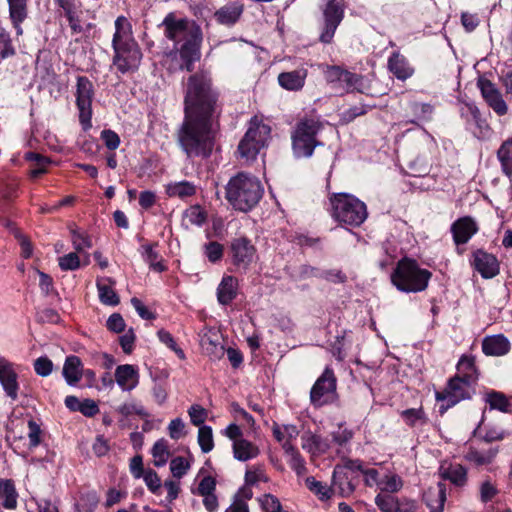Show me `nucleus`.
<instances>
[{
	"instance_id": "nucleus-1",
	"label": "nucleus",
	"mask_w": 512,
	"mask_h": 512,
	"mask_svg": "<svg viewBox=\"0 0 512 512\" xmlns=\"http://www.w3.org/2000/svg\"><path fill=\"white\" fill-rule=\"evenodd\" d=\"M184 103L185 119L178 142L188 157H208L213 148L211 117L215 111L216 94L207 75L196 73L189 77Z\"/></svg>"
},
{
	"instance_id": "nucleus-2",
	"label": "nucleus",
	"mask_w": 512,
	"mask_h": 512,
	"mask_svg": "<svg viewBox=\"0 0 512 512\" xmlns=\"http://www.w3.org/2000/svg\"><path fill=\"white\" fill-rule=\"evenodd\" d=\"M160 26L163 27L166 38L173 41L175 45L183 42L179 54L184 61L183 67L191 71L193 63L200 58L202 42L200 27L194 21L177 18L174 13L167 14Z\"/></svg>"
},
{
	"instance_id": "nucleus-3",
	"label": "nucleus",
	"mask_w": 512,
	"mask_h": 512,
	"mask_svg": "<svg viewBox=\"0 0 512 512\" xmlns=\"http://www.w3.org/2000/svg\"><path fill=\"white\" fill-rule=\"evenodd\" d=\"M112 48L114 51L113 65L121 73L138 68L142 59V53L133 37L131 23L124 16H119L115 20Z\"/></svg>"
},
{
	"instance_id": "nucleus-4",
	"label": "nucleus",
	"mask_w": 512,
	"mask_h": 512,
	"mask_svg": "<svg viewBox=\"0 0 512 512\" xmlns=\"http://www.w3.org/2000/svg\"><path fill=\"white\" fill-rule=\"evenodd\" d=\"M263 191L258 178L240 172L227 183L226 199L236 210L247 212L258 204Z\"/></svg>"
},
{
	"instance_id": "nucleus-5",
	"label": "nucleus",
	"mask_w": 512,
	"mask_h": 512,
	"mask_svg": "<svg viewBox=\"0 0 512 512\" xmlns=\"http://www.w3.org/2000/svg\"><path fill=\"white\" fill-rule=\"evenodd\" d=\"M431 272L420 268L415 260H400L391 275L392 283L403 292H421L428 286Z\"/></svg>"
},
{
	"instance_id": "nucleus-6",
	"label": "nucleus",
	"mask_w": 512,
	"mask_h": 512,
	"mask_svg": "<svg viewBox=\"0 0 512 512\" xmlns=\"http://www.w3.org/2000/svg\"><path fill=\"white\" fill-rule=\"evenodd\" d=\"M332 216L340 223L360 226L367 218L366 204L348 193H336L330 197Z\"/></svg>"
},
{
	"instance_id": "nucleus-7",
	"label": "nucleus",
	"mask_w": 512,
	"mask_h": 512,
	"mask_svg": "<svg viewBox=\"0 0 512 512\" xmlns=\"http://www.w3.org/2000/svg\"><path fill=\"white\" fill-rule=\"evenodd\" d=\"M270 127L264 124L257 117L250 120L249 127L238 145V152L241 158L252 161L267 144L270 137Z\"/></svg>"
},
{
	"instance_id": "nucleus-8",
	"label": "nucleus",
	"mask_w": 512,
	"mask_h": 512,
	"mask_svg": "<svg viewBox=\"0 0 512 512\" xmlns=\"http://www.w3.org/2000/svg\"><path fill=\"white\" fill-rule=\"evenodd\" d=\"M321 129V123L315 119H302L296 125L292 134V148L296 157H310L316 146L321 143L316 135Z\"/></svg>"
},
{
	"instance_id": "nucleus-9",
	"label": "nucleus",
	"mask_w": 512,
	"mask_h": 512,
	"mask_svg": "<svg viewBox=\"0 0 512 512\" xmlns=\"http://www.w3.org/2000/svg\"><path fill=\"white\" fill-rule=\"evenodd\" d=\"M337 380L331 368H326L316 380L310 391L311 403L321 407L332 403L337 398Z\"/></svg>"
},
{
	"instance_id": "nucleus-10",
	"label": "nucleus",
	"mask_w": 512,
	"mask_h": 512,
	"mask_svg": "<svg viewBox=\"0 0 512 512\" xmlns=\"http://www.w3.org/2000/svg\"><path fill=\"white\" fill-rule=\"evenodd\" d=\"M322 7L324 26L320 35L322 43H330L334 37L335 31L344 18L345 3L344 0H324Z\"/></svg>"
},
{
	"instance_id": "nucleus-11",
	"label": "nucleus",
	"mask_w": 512,
	"mask_h": 512,
	"mask_svg": "<svg viewBox=\"0 0 512 512\" xmlns=\"http://www.w3.org/2000/svg\"><path fill=\"white\" fill-rule=\"evenodd\" d=\"M93 84L84 76L77 78L76 105L79 110V120L84 128L91 127Z\"/></svg>"
},
{
	"instance_id": "nucleus-12",
	"label": "nucleus",
	"mask_w": 512,
	"mask_h": 512,
	"mask_svg": "<svg viewBox=\"0 0 512 512\" xmlns=\"http://www.w3.org/2000/svg\"><path fill=\"white\" fill-rule=\"evenodd\" d=\"M481 95L486 104L498 115L504 116L508 112V105L503 99L501 91L488 79L480 78L477 82Z\"/></svg>"
},
{
	"instance_id": "nucleus-13",
	"label": "nucleus",
	"mask_w": 512,
	"mask_h": 512,
	"mask_svg": "<svg viewBox=\"0 0 512 512\" xmlns=\"http://www.w3.org/2000/svg\"><path fill=\"white\" fill-rule=\"evenodd\" d=\"M256 248L246 237L235 238L230 244L232 263L238 268L247 269L253 262Z\"/></svg>"
},
{
	"instance_id": "nucleus-14",
	"label": "nucleus",
	"mask_w": 512,
	"mask_h": 512,
	"mask_svg": "<svg viewBox=\"0 0 512 512\" xmlns=\"http://www.w3.org/2000/svg\"><path fill=\"white\" fill-rule=\"evenodd\" d=\"M472 382L470 374H468L467 377L456 376L449 381L445 394L443 396L438 394L437 398L448 399V401L454 405L460 400L469 397L470 384Z\"/></svg>"
},
{
	"instance_id": "nucleus-15",
	"label": "nucleus",
	"mask_w": 512,
	"mask_h": 512,
	"mask_svg": "<svg viewBox=\"0 0 512 512\" xmlns=\"http://www.w3.org/2000/svg\"><path fill=\"white\" fill-rule=\"evenodd\" d=\"M18 375L13 368V364L4 357H0V383L6 395L12 400L18 397Z\"/></svg>"
},
{
	"instance_id": "nucleus-16",
	"label": "nucleus",
	"mask_w": 512,
	"mask_h": 512,
	"mask_svg": "<svg viewBox=\"0 0 512 512\" xmlns=\"http://www.w3.org/2000/svg\"><path fill=\"white\" fill-rule=\"evenodd\" d=\"M472 265L485 279L493 278L499 273L497 258L483 250L474 252Z\"/></svg>"
},
{
	"instance_id": "nucleus-17",
	"label": "nucleus",
	"mask_w": 512,
	"mask_h": 512,
	"mask_svg": "<svg viewBox=\"0 0 512 512\" xmlns=\"http://www.w3.org/2000/svg\"><path fill=\"white\" fill-rule=\"evenodd\" d=\"M451 231L454 242L460 245L467 243L477 233L478 227L471 217L466 216L456 220L451 226Z\"/></svg>"
},
{
	"instance_id": "nucleus-18",
	"label": "nucleus",
	"mask_w": 512,
	"mask_h": 512,
	"mask_svg": "<svg viewBox=\"0 0 512 512\" xmlns=\"http://www.w3.org/2000/svg\"><path fill=\"white\" fill-rule=\"evenodd\" d=\"M115 381L123 391H131L138 385V370L130 364L119 365L115 369Z\"/></svg>"
},
{
	"instance_id": "nucleus-19",
	"label": "nucleus",
	"mask_w": 512,
	"mask_h": 512,
	"mask_svg": "<svg viewBox=\"0 0 512 512\" xmlns=\"http://www.w3.org/2000/svg\"><path fill=\"white\" fill-rule=\"evenodd\" d=\"M308 71L299 68L289 72H282L278 75L279 85L288 91H299L304 87Z\"/></svg>"
},
{
	"instance_id": "nucleus-20",
	"label": "nucleus",
	"mask_w": 512,
	"mask_h": 512,
	"mask_svg": "<svg viewBox=\"0 0 512 512\" xmlns=\"http://www.w3.org/2000/svg\"><path fill=\"white\" fill-rule=\"evenodd\" d=\"M389 71L399 80L405 81L414 74V68L399 52H394L388 59Z\"/></svg>"
},
{
	"instance_id": "nucleus-21",
	"label": "nucleus",
	"mask_w": 512,
	"mask_h": 512,
	"mask_svg": "<svg viewBox=\"0 0 512 512\" xmlns=\"http://www.w3.org/2000/svg\"><path fill=\"white\" fill-rule=\"evenodd\" d=\"M355 490V484L345 468L336 467L332 476V494L338 493L342 497L350 496Z\"/></svg>"
},
{
	"instance_id": "nucleus-22",
	"label": "nucleus",
	"mask_w": 512,
	"mask_h": 512,
	"mask_svg": "<svg viewBox=\"0 0 512 512\" xmlns=\"http://www.w3.org/2000/svg\"><path fill=\"white\" fill-rule=\"evenodd\" d=\"M62 374L69 386H75L83 375V364L80 358L75 355L68 356L64 362Z\"/></svg>"
},
{
	"instance_id": "nucleus-23",
	"label": "nucleus",
	"mask_w": 512,
	"mask_h": 512,
	"mask_svg": "<svg viewBox=\"0 0 512 512\" xmlns=\"http://www.w3.org/2000/svg\"><path fill=\"white\" fill-rule=\"evenodd\" d=\"M238 280L234 276L226 275L217 288V299L222 305L230 304L237 296Z\"/></svg>"
},
{
	"instance_id": "nucleus-24",
	"label": "nucleus",
	"mask_w": 512,
	"mask_h": 512,
	"mask_svg": "<svg viewBox=\"0 0 512 512\" xmlns=\"http://www.w3.org/2000/svg\"><path fill=\"white\" fill-rule=\"evenodd\" d=\"M482 350L486 355L503 356L510 350V342L503 335L486 337L482 343Z\"/></svg>"
},
{
	"instance_id": "nucleus-25",
	"label": "nucleus",
	"mask_w": 512,
	"mask_h": 512,
	"mask_svg": "<svg viewBox=\"0 0 512 512\" xmlns=\"http://www.w3.org/2000/svg\"><path fill=\"white\" fill-rule=\"evenodd\" d=\"M243 12V6L238 2H232L218 9L214 17L221 25L232 26L240 18Z\"/></svg>"
},
{
	"instance_id": "nucleus-26",
	"label": "nucleus",
	"mask_w": 512,
	"mask_h": 512,
	"mask_svg": "<svg viewBox=\"0 0 512 512\" xmlns=\"http://www.w3.org/2000/svg\"><path fill=\"white\" fill-rule=\"evenodd\" d=\"M114 284L115 281L108 277L97 280L96 286L101 303L109 306H116L119 304V296L112 287Z\"/></svg>"
},
{
	"instance_id": "nucleus-27",
	"label": "nucleus",
	"mask_w": 512,
	"mask_h": 512,
	"mask_svg": "<svg viewBox=\"0 0 512 512\" xmlns=\"http://www.w3.org/2000/svg\"><path fill=\"white\" fill-rule=\"evenodd\" d=\"M442 478L449 480L457 486H463L467 480V471L460 464H442L440 466Z\"/></svg>"
},
{
	"instance_id": "nucleus-28",
	"label": "nucleus",
	"mask_w": 512,
	"mask_h": 512,
	"mask_svg": "<svg viewBox=\"0 0 512 512\" xmlns=\"http://www.w3.org/2000/svg\"><path fill=\"white\" fill-rule=\"evenodd\" d=\"M283 450L291 469L294 470L298 476L306 474V463L299 451L291 443H285Z\"/></svg>"
},
{
	"instance_id": "nucleus-29",
	"label": "nucleus",
	"mask_w": 512,
	"mask_h": 512,
	"mask_svg": "<svg viewBox=\"0 0 512 512\" xmlns=\"http://www.w3.org/2000/svg\"><path fill=\"white\" fill-rule=\"evenodd\" d=\"M233 454L238 461H248L259 455V449L256 445L246 439H240L233 442Z\"/></svg>"
},
{
	"instance_id": "nucleus-30",
	"label": "nucleus",
	"mask_w": 512,
	"mask_h": 512,
	"mask_svg": "<svg viewBox=\"0 0 512 512\" xmlns=\"http://www.w3.org/2000/svg\"><path fill=\"white\" fill-rule=\"evenodd\" d=\"M337 88H341L347 92L358 91L363 93L367 87L363 76L344 70Z\"/></svg>"
},
{
	"instance_id": "nucleus-31",
	"label": "nucleus",
	"mask_w": 512,
	"mask_h": 512,
	"mask_svg": "<svg viewBox=\"0 0 512 512\" xmlns=\"http://www.w3.org/2000/svg\"><path fill=\"white\" fill-rule=\"evenodd\" d=\"M17 497L14 483L9 479H0V503L7 509H14L17 506Z\"/></svg>"
},
{
	"instance_id": "nucleus-32",
	"label": "nucleus",
	"mask_w": 512,
	"mask_h": 512,
	"mask_svg": "<svg viewBox=\"0 0 512 512\" xmlns=\"http://www.w3.org/2000/svg\"><path fill=\"white\" fill-rule=\"evenodd\" d=\"M301 440L302 448L312 455L325 453L329 448V445L325 440L312 433L303 434Z\"/></svg>"
},
{
	"instance_id": "nucleus-33",
	"label": "nucleus",
	"mask_w": 512,
	"mask_h": 512,
	"mask_svg": "<svg viewBox=\"0 0 512 512\" xmlns=\"http://www.w3.org/2000/svg\"><path fill=\"white\" fill-rule=\"evenodd\" d=\"M498 453V449L496 448H490L486 451H478L475 448L470 447L466 454L464 455V458L469 461L473 462L476 465H486L490 464L495 456Z\"/></svg>"
},
{
	"instance_id": "nucleus-34",
	"label": "nucleus",
	"mask_w": 512,
	"mask_h": 512,
	"mask_svg": "<svg viewBox=\"0 0 512 512\" xmlns=\"http://www.w3.org/2000/svg\"><path fill=\"white\" fill-rule=\"evenodd\" d=\"M166 193L170 197H178L184 199L196 193V186L189 181L173 182L166 186Z\"/></svg>"
},
{
	"instance_id": "nucleus-35",
	"label": "nucleus",
	"mask_w": 512,
	"mask_h": 512,
	"mask_svg": "<svg viewBox=\"0 0 512 512\" xmlns=\"http://www.w3.org/2000/svg\"><path fill=\"white\" fill-rule=\"evenodd\" d=\"M272 432L278 442L282 444L291 443L293 439H296L299 435L298 428L293 424L279 425L274 423L272 426Z\"/></svg>"
},
{
	"instance_id": "nucleus-36",
	"label": "nucleus",
	"mask_w": 512,
	"mask_h": 512,
	"mask_svg": "<svg viewBox=\"0 0 512 512\" xmlns=\"http://www.w3.org/2000/svg\"><path fill=\"white\" fill-rule=\"evenodd\" d=\"M70 233H71V242H72L73 248L75 249V252L82 253L86 249H89L92 247V240L86 232L80 231L76 227L72 226V227H70Z\"/></svg>"
},
{
	"instance_id": "nucleus-37",
	"label": "nucleus",
	"mask_w": 512,
	"mask_h": 512,
	"mask_svg": "<svg viewBox=\"0 0 512 512\" xmlns=\"http://www.w3.org/2000/svg\"><path fill=\"white\" fill-rule=\"evenodd\" d=\"M461 116L466 118L468 122L472 121L481 131L488 129L486 121L482 119L478 107L474 104H464L461 109Z\"/></svg>"
},
{
	"instance_id": "nucleus-38",
	"label": "nucleus",
	"mask_w": 512,
	"mask_h": 512,
	"mask_svg": "<svg viewBox=\"0 0 512 512\" xmlns=\"http://www.w3.org/2000/svg\"><path fill=\"white\" fill-rule=\"evenodd\" d=\"M10 19L13 24L23 22L27 17V0H7Z\"/></svg>"
},
{
	"instance_id": "nucleus-39",
	"label": "nucleus",
	"mask_w": 512,
	"mask_h": 512,
	"mask_svg": "<svg viewBox=\"0 0 512 512\" xmlns=\"http://www.w3.org/2000/svg\"><path fill=\"white\" fill-rule=\"evenodd\" d=\"M151 452L154 458V465L156 467L164 466L170 456L168 444L165 439L156 441Z\"/></svg>"
},
{
	"instance_id": "nucleus-40",
	"label": "nucleus",
	"mask_w": 512,
	"mask_h": 512,
	"mask_svg": "<svg viewBox=\"0 0 512 512\" xmlns=\"http://www.w3.org/2000/svg\"><path fill=\"white\" fill-rule=\"evenodd\" d=\"M25 159L34 162V167L30 171L32 178H37L46 172V167L50 160L38 153L28 152L25 154Z\"/></svg>"
},
{
	"instance_id": "nucleus-41",
	"label": "nucleus",
	"mask_w": 512,
	"mask_h": 512,
	"mask_svg": "<svg viewBox=\"0 0 512 512\" xmlns=\"http://www.w3.org/2000/svg\"><path fill=\"white\" fill-rule=\"evenodd\" d=\"M375 504L382 512H399L398 500L391 494H378L375 497Z\"/></svg>"
},
{
	"instance_id": "nucleus-42",
	"label": "nucleus",
	"mask_w": 512,
	"mask_h": 512,
	"mask_svg": "<svg viewBox=\"0 0 512 512\" xmlns=\"http://www.w3.org/2000/svg\"><path fill=\"white\" fill-rule=\"evenodd\" d=\"M305 482L308 489L315 493L321 500H328L332 497V486L328 487L322 482L317 481L314 477H308Z\"/></svg>"
},
{
	"instance_id": "nucleus-43",
	"label": "nucleus",
	"mask_w": 512,
	"mask_h": 512,
	"mask_svg": "<svg viewBox=\"0 0 512 512\" xmlns=\"http://www.w3.org/2000/svg\"><path fill=\"white\" fill-rule=\"evenodd\" d=\"M198 443L203 453L210 452L214 447L212 428L203 425L198 430Z\"/></svg>"
},
{
	"instance_id": "nucleus-44",
	"label": "nucleus",
	"mask_w": 512,
	"mask_h": 512,
	"mask_svg": "<svg viewBox=\"0 0 512 512\" xmlns=\"http://www.w3.org/2000/svg\"><path fill=\"white\" fill-rule=\"evenodd\" d=\"M379 487L383 492L395 493L403 487V481L396 474L386 475L380 480Z\"/></svg>"
},
{
	"instance_id": "nucleus-45",
	"label": "nucleus",
	"mask_w": 512,
	"mask_h": 512,
	"mask_svg": "<svg viewBox=\"0 0 512 512\" xmlns=\"http://www.w3.org/2000/svg\"><path fill=\"white\" fill-rule=\"evenodd\" d=\"M346 468L351 470H359L365 475V484L368 486L378 485L380 480H378V471L376 469H366L364 470L362 468V465L360 462L357 461H350Z\"/></svg>"
},
{
	"instance_id": "nucleus-46",
	"label": "nucleus",
	"mask_w": 512,
	"mask_h": 512,
	"mask_svg": "<svg viewBox=\"0 0 512 512\" xmlns=\"http://www.w3.org/2000/svg\"><path fill=\"white\" fill-rule=\"evenodd\" d=\"M80 258L77 252H70L58 258V265L63 271H73L80 267Z\"/></svg>"
},
{
	"instance_id": "nucleus-47",
	"label": "nucleus",
	"mask_w": 512,
	"mask_h": 512,
	"mask_svg": "<svg viewBox=\"0 0 512 512\" xmlns=\"http://www.w3.org/2000/svg\"><path fill=\"white\" fill-rule=\"evenodd\" d=\"M258 502L265 512H283L279 499L272 494L259 497Z\"/></svg>"
},
{
	"instance_id": "nucleus-48",
	"label": "nucleus",
	"mask_w": 512,
	"mask_h": 512,
	"mask_svg": "<svg viewBox=\"0 0 512 512\" xmlns=\"http://www.w3.org/2000/svg\"><path fill=\"white\" fill-rule=\"evenodd\" d=\"M487 402L492 409H498L502 412L509 411V402L504 394L499 392H491L487 395Z\"/></svg>"
},
{
	"instance_id": "nucleus-49",
	"label": "nucleus",
	"mask_w": 512,
	"mask_h": 512,
	"mask_svg": "<svg viewBox=\"0 0 512 512\" xmlns=\"http://www.w3.org/2000/svg\"><path fill=\"white\" fill-rule=\"evenodd\" d=\"M458 372L462 374L461 377H467L468 374L471 375V381H475V364L474 359L472 357L463 356L458 362L457 365Z\"/></svg>"
},
{
	"instance_id": "nucleus-50",
	"label": "nucleus",
	"mask_w": 512,
	"mask_h": 512,
	"mask_svg": "<svg viewBox=\"0 0 512 512\" xmlns=\"http://www.w3.org/2000/svg\"><path fill=\"white\" fill-rule=\"evenodd\" d=\"M189 467L190 464L188 463V461L181 456L175 457L170 462L171 473L173 474L174 477L179 479L182 478L187 473Z\"/></svg>"
},
{
	"instance_id": "nucleus-51",
	"label": "nucleus",
	"mask_w": 512,
	"mask_h": 512,
	"mask_svg": "<svg viewBox=\"0 0 512 512\" xmlns=\"http://www.w3.org/2000/svg\"><path fill=\"white\" fill-rule=\"evenodd\" d=\"M185 217L192 225L201 226L206 221V214L200 206H191L185 212Z\"/></svg>"
},
{
	"instance_id": "nucleus-52",
	"label": "nucleus",
	"mask_w": 512,
	"mask_h": 512,
	"mask_svg": "<svg viewBox=\"0 0 512 512\" xmlns=\"http://www.w3.org/2000/svg\"><path fill=\"white\" fill-rule=\"evenodd\" d=\"M188 414L191 423L194 426H199V428L203 426L202 424L205 422L208 415L206 409H204L202 406L198 404L192 405L188 410Z\"/></svg>"
},
{
	"instance_id": "nucleus-53",
	"label": "nucleus",
	"mask_w": 512,
	"mask_h": 512,
	"mask_svg": "<svg viewBox=\"0 0 512 512\" xmlns=\"http://www.w3.org/2000/svg\"><path fill=\"white\" fill-rule=\"evenodd\" d=\"M322 71L326 81L328 83L334 84L335 87H337L343 75L344 69H342L340 66L323 65Z\"/></svg>"
},
{
	"instance_id": "nucleus-54",
	"label": "nucleus",
	"mask_w": 512,
	"mask_h": 512,
	"mask_svg": "<svg viewBox=\"0 0 512 512\" xmlns=\"http://www.w3.org/2000/svg\"><path fill=\"white\" fill-rule=\"evenodd\" d=\"M205 255L210 262H218L223 257V245L216 241L205 244Z\"/></svg>"
},
{
	"instance_id": "nucleus-55",
	"label": "nucleus",
	"mask_w": 512,
	"mask_h": 512,
	"mask_svg": "<svg viewBox=\"0 0 512 512\" xmlns=\"http://www.w3.org/2000/svg\"><path fill=\"white\" fill-rule=\"evenodd\" d=\"M159 340L165 344L167 347H169L171 350H173L180 359L185 358V354L181 348H179L173 338V336L166 330H159L158 333Z\"/></svg>"
},
{
	"instance_id": "nucleus-56",
	"label": "nucleus",
	"mask_w": 512,
	"mask_h": 512,
	"mask_svg": "<svg viewBox=\"0 0 512 512\" xmlns=\"http://www.w3.org/2000/svg\"><path fill=\"white\" fill-rule=\"evenodd\" d=\"M202 347L207 354L215 358H221L224 355V346L214 342L210 337L203 338Z\"/></svg>"
},
{
	"instance_id": "nucleus-57",
	"label": "nucleus",
	"mask_w": 512,
	"mask_h": 512,
	"mask_svg": "<svg viewBox=\"0 0 512 512\" xmlns=\"http://www.w3.org/2000/svg\"><path fill=\"white\" fill-rule=\"evenodd\" d=\"M53 363L47 357H39L34 362L35 372L42 377L50 375L52 372Z\"/></svg>"
},
{
	"instance_id": "nucleus-58",
	"label": "nucleus",
	"mask_w": 512,
	"mask_h": 512,
	"mask_svg": "<svg viewBox=\"0 0 512 512\" xmlns=\"http://www.w3.org/2000/svg\"><path fill=\"white\" fill-rule=\"evenodd\" d=\"M142 478L144 479V482L147 485L148 489L152 493H157V491L161 487V480L157 473L154 470L149 469L143 474Z\"/></svg>"
},
{
	"instance_id": "nucleus-59",
	"label": "nucleus",
	"mask_w": 512,
	"mask_h": 512,
	"mask_svg": "<svg viewBox=\"0 0 512 512\" xmlns=\"http://www.w3.org/2000/svg\"><path fill=\"white\" fill-rule=\"evenodd\" d=\"M143 248V257L145 258V260L157 271H162L164 270V266L160 263V262H157V258H158V255L157 253L154 251L153 249V246L152 245H143L142 246Z\"/></svg>"
},
{
	"instance_id": "nucleus-60",
	"label": "nucleus",
	"mask_w": 512,
	"mask_h": 512,
	"mask_svg": "<svg viewBox=\"0 0 512 512\" xmlns=\"http://www.w3.org/2000/svg\"><path fill=\"white\" fill-rule=\"evenodd\" d=\"M497 493L498 489L490 480L484 481L480 486V499L484 503L490 501Z\"/></svg>"
},
{
	"instance_id": "nucleus-61",
	"label": "nucleus",
	"mask_w": 512,
	"mask_h": 512,
	"mask_svg": "<svg viewBox=\"0 0 512 512\" xmlns=\"http://www.w3.org/2000/svg\"><path fill=\"white\" fill-rule=\"evenodd\" d=\"M117 411L125 417H128L132 414H137V415H141V416L146 415L144 408L142 406H138L137 404H135L133 402L124 403V404L120 405L117 408Z\"/></svg>"
},
{
	"instance_id": "nucleus-62",
	"label": "nucleus",
	"mask_w": 512,
	"mask_h": 512,
	"mask_svg": "<svg viewBox=\"0 0 512 512\" xmlns=\"http://www.w3.org/2000/svg\"><path fill=\"white\" fill-rule=\"evenodd\" d=\"M184 428H185V424L182 421V419H180V418L173 419L168 425L169 436L174 440L180 439L185 434Z\"/></svg>"
},
{
	"instance_id": "nucleus-63",
	"label": "nucleus",
	"mask_w": 512,
	"mask_h": 512,
	"mask_svg": "<svg viewBox=\"0 0 512 512\" xmlns=\"http://www.w3.org/2000/svg\"><path fill=\"white\" fill-rule=\"evenodd\" d=\"M28 428L29 446L31 448L37 447L41 442V429L33 420L28 422Z\"/></svg>"
},
{
	"instance_id": "nucleus-64",
	"label": "nucleus",
	"mask_w": 512,
	"mask_h": 512,
	"mask_svg": "<svg viewBox=\"0 0 512 512\" xmlns=\"http://www.w3.org/2000/svg\"><path fill=\"white\" fill-rule=\"evenodd\" d=\"M101 139L104 141L106 147L110 150H115L120 145V138L112 130H103L101 132Z\"/></svg>"
}]
</instances>
